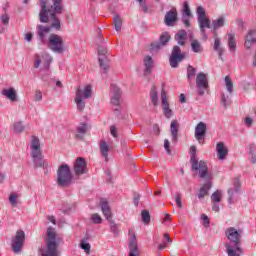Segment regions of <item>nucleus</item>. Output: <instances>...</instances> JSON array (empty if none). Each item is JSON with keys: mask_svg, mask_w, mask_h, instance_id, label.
Segmentation results:
<instances>
[{"mask_svg": "<svg viewBox=\"0 0 256 256\" xmlns=\"http://www.w3.org/2000/svg\"><path fill=\"white\" fill-rule=\"evenodd\" d=\"M0 19H1L2 24H4V25H9V19H10V18H9V16H8L7 13L2 14L1 17H0Z\"/></svg>", "mask_w": 256, "mask_h": 256, "instance_id": "864d4df0", "label": "nucleus"}, {"mask_svg": "<svg viewBox=\"0 0 256 256\" xmlns=\"http://www.w3.org/2000/svg\"><path fill=\"white\" fill-rule=\"evenodd\" d=\"M182 16L193 17L191 8H189V2L185 1L183 4Z\"/></svg>", "mask_w": 256, "mask_h": 256, "instance_id": "37998d69", "label": "nucleus"}, {"mask_svg": "<svg viewBox=\"0 0 256 256\" xmlns=\"http://www.w3.org/2000/svg\"><path fill=\"white\" fill-rule=\"evenodd\" d=\"M221 195H223V192L221 190H216L211 195V201L212 203H221Z\"/></svg>", "mask_w": 256, "mask_h": 256, "instance_id": "ea45409f", "label": "nucleus"}, {"mask_svg": "<svg viewBox=\"0 0 256 256\" xmlns=\"http://www.w3.org/2000/svg\"><path fill=\"white\" fill-rule=\"evenodd\" d=\"M193 16H182V23L184 25V27H191V21L189 19H191Z\"/></svg>", "mask_w": 256, "mask_h": 256, "instance_id": "3c124183", "label": "nucleus"}, {"mask_svg": "<svg viewBox=\"0 0 256 256\" xmlns=\"http://www.w3.org/2000/svg\"><path fill=\"white\" fill-rule=\"evenodd\" d=\"M113 24H114V29L115 31H121V27H123V20L119 15H115L113 17Z\"/></svg>", "mask_w": 256, "mask_h": 256, "instance_id": "e433bc0d", "label": "nucleus"}, {"mask_svg": "<svg viewBox=\"0 0 256 256\" xmlns=\"http://www.w3.org/2000/svg\"><path fill=\"white\" fill-rule=\"evenodd\" d=\"M100 206L101 211L107 220L113 218V215L111 214V207L109 206V202L107 201V199L102 198L100 200Z\"/></svg>", "mask_w": 256, "mask_h": 256, "instance_id": "4be33fe9", "label": "nucleus"}, {"mask_svg": "<svg viewBox=\"0 0 256 256\" xmlns=\"http://www.w3.org/2000/svg\"><path fill=\"white\" fill-rule=\"evenodd\" d=\"M75 103L77 105L78 111H83L85 109V98L83 97H76Z\"/></svg>", "mask_w": 256, "mask_h": 256, "instance_id": "a19ab883", "label": "nucleus"}, {"mask_svg": "<svg viewBox=\"0 0 256 256\" xmlns=\"http://www.w3.org/2000/svg\"><path fill=\"white\" fill-rule=\"evenodd\" d=\"M219 205L217 203H213L212 205V211H215V213H219Z\"/></svg>", "mask_w": 256, "mask_h": 256, "instance_id": "69168bd1", "label": "nucleus"}, {"mask_svg": "<svg viewBox=\"0 0 256 256\" xmlns=\"http://www.w3.org/2000/svg\"><path fill=\"white\" fill-rule=\"evenodd\" d=\"M53 61V57L48 53H41L34 55V69H39L42 65V69L44 71H48L49 67H51V63Z\"/></svg>", "mask_w": 256, "mask_h": 256, "instance_id": "0eeeda50", "label": "nucleus"}, {"mask_svg": "<svg viewBox=\"0 0 256 256\" xmlns=\"http://www.w3.org/2000/svg\"><path fill=\"white\" fill-rule=\"evenodd\" d=\"M25 39H26V41H28V42L30 43V41L33 40V34L27 33V34L25 35Z\"/></svg>", "mask_w": 256, "mask_h": 256, "instance_id": "774afa93", "label": "nucleus"}, {"mask_svg": "<svg viewBox=\"0 0 256 256\" xmlns=\"http://www.w3.org/2000/svg\"><path fill=\"white\" fill-rule=\"evenodd\" d=\"M141 217H142V223L145 225H149L151 223V214L148 212V210H143L141 212Z\"/></svg>", "mask_w": 256, "mask_h": 256, "instance_id": "58836bf2", "label": "nucleus"}, {"mask_svg": "<svg viewBox=\"0 0 256 256\" xmlns=\"http://www.w3.org/2000/svg\"><path fill=\"white\" fill-rule=\"evenodd\" d=\"M80 247L85 251V253H89V251H91V244L85 242V239L82 240Z\"/></svg>", "mask_w": 256, "mask_h": 256, "instance_id": "8fccbe9b", "label": "nucleus"}, {"mask_svg": "<svg viewBox=\"0 0 256 256\" xmlns=\"http://www.w3.org/2000/svg\"><path fill=\"white\" fill-rule=\"evenodd\" d=\"M152 104L154 105V107H157V105H159V98L152 97Z\"/></svg>", "mask_w": 256, "mask_h": 256, "instance_id": "338daca9", "label": "nucleus"}, {"mask_svg": "<svg viewBox=\"0 0 256 256\" xmlns=\"http://www.w3.org/2000/svg\"><path fill=\"white\" fill-rule=\"evenodd\" d=\"M107 221L109 222L112 233H114L115 235H118L119 229L117 228V223H115V220H113V218H109Z\"/></svg>", "mask_w": 256, "mask_h": 256, "instance_id": "c03bdc74", "label": "nucleus"}, {"mask_svg": "<svg viewBox=\"0 0 256 256\" xmlns=\"http://www.w3.org/2000/svg\"><path fill=\"white\" fill-rule=\"evenodd\" d=\"M175 201H176V205L179 209H183V202L181 201V194L176 193L175 194Z\"/></svg>", "mask_w": 256, "mask_h": 256, "instance_id": "603ef678", "label": "nucleus"}, {"mask_svg": "<svg viewBox=\"0 0 256 256\" xmlns=\"http://www.w3.org/2000/svg\"><path fill=\"white\" fill-rule=\"evenodd\" d=\"M9 201L11 205H17V196L15 194H10Z\"/></svg>", "mask_w": 256, "mask_h": 256, "instance_id": "bf43d9fd", "label": "nucleus"}, {"mask_svg": "<svg viewBox=\"0 0 256 256\" xmlns=\"http://www.w3.org/2000/svg\"><path fill=\"white\" fill-rule=\"evenodd\" d=\"M47 23H50L51 26L38 25L36 27V34H37L38 40L42 44L47 43V35L51 33V29H55V27H53V20L50 19Z\"/></svg>", "mask_w": 256, "mask_h": 256, "instance_id": "9b49d317", "label": "nucleus"}, {"mask_svg": "<svg viewBox=\"0 0 256 256\" xmlns=\"http://www.w3.org/2000/svg\"><path fill=\"white\" fill-rule=\"evenodd\" d=\"M190 163L192 165V171H199L198 176L200 179H205V177H209V168L207 167V163L203 160H197V147H190Z\"/></svg>", "mask_w": 256, "mask_h": 256, "instance_id": "39448f33", "label": "nucleus"}, {"mask_svg": "<svg viewBox=\"0 0 256 256\" xmlns=\"http://www.w3.org/2000/svg\"><path fill=\"white\" fill-rule=\"evenodd\" d=\"M3 97H17V90L13 87L1 91Z\"/></svg>", "mask_w": 256, "mask_h": 256, "instance_id": "c9c22d12", "label": "nucleus"}, {"mask_svg": "<svg viewBox=\"0 0 256 256\" xmlns=\"http://www.w3.org/2000/svg\"><path fill=\"white\" fill-rule=\"evenodd\" d=\"M191 49L193 53H202L203 52V45L197 39L191 40Z\"/></svg>", "mask_w": 256, "mask_h": 256, "instance_id": "f704fd0d", "label": "nucleus"}, {"mask_svg": "<svg viewBox=\"0 0 256 256\" xmlns=\"http://www.w3.org/2000/svg\"><path fill=\"white\" fill-rule=\"evenodd\" d=\"M164 149L168 153V155H171L170 142L168 139L164 140Z\"/></svg>", "mask_w": 256, "mask_h": 256, "instance_id": "6e6d98bb", "label": "nucleus"}, {"mask_svg": "<svg viewBox=\"0 0 256 256\" xmlns=\"http://www.w3.org/2000/svg\"><path fill=\"white\" fill-rule=\"evenodd\" d=\"M91 221L96 225H100V223H103V218H101L99 214L95 213V214H92Z\"/></svg>", "mask_w": 256, "mask_h": 256, "instance_id": "09e8293b", "label": "nucleus"}, {"mask_svg": "<svg viewBox=\"0 0 256 256\" xmlns=\"http://www.w3.org/2000/svg\"><path fill=\"white\" fill-rule=\"evenodd\" d=\"M111 103L114 107H119V105H121V99L119 97H112Z\"/></svg>", "mask_w": 256, "mask_h": 256, "instance_id": "4d7b16f0", "label": "nucleus"}, {"mask_svg": "<svg viewBox=\"0 0 256 256\" xmlns=\"http://www.w3.org/2000/svg\"><path fill=\"white\" fill-rule=\"evenodd\" d=\"M23 243H25V232L22 230H18L16 232L15 237L12 239V250L14 253H21V249H23Z\"/></svg>", "mask_w": 256, "mask_h": 256, "instance_id": "f8f14e48", "label": "nucleus"}, {"mask_svg": "<svg viewBox=\"0 0 256 256\" xmlns=\"http://www.w3.org/2000/svg\"><path fill=\"white\" fill-rule=\"evenodd\" d=\"M129 235L131 237L129 241V256H139V247L137 245V237L135 236V232H133V230H130Z\"/></svg>", "mask_w": 256, "mask_h": 256, "instance_id": "412c9836", "label": "nucleus"}, {"mask_svg": "<svg viewBox=\"0 0 256 256\" xmlns=\"http://www.w3.org/2000/svg\"><path fill=\"white\" fill-rule=\"evenodd\" d=\"M74 173L77 177L89 173V170L87 169V161H85V158L78 157L76 159L74 163Z\"/></svg>", "mask_w": 256, "mask_h": 256, "instance_id": "4468645a", "label": "nucleus"}, {"mask_svg": "<svg viewBox=\"0 0 256 256\" xmlns=\"http://www.w3.org/2000/svg\"><path fill=\"white\" fill-rule=\"evenodd\" d=\"M110 133H111L112 137L117 138V127L111 126Z\"/></svg>", "mask_w": 256, "mask_h": 256, "instance_id": "e2e57ef3", "label": "nucleus"}, {"mask_svg": "<svg viewBox=\"0 0 256 256\" xmlns=\"http://www.w3.org/2000/svg\"><path fill=\"white\" fill-rule=\"evenodd\" d=\"M175 41H177L178 45H185V42L187 41V31L185 30H180L176 35H175Z\"/></svg>", "mask_w": 256, "mask_h": 256, "instance_id": "7c9ffc66", "label": "nucleus"}, {"mask_svg": "<svg viewBox=\"0 0 256 256\" xmlns=\"http://www.w3.org/2000/svg\"><path fill=\"white\" fill-rule=\"evenodd\" d=\"M207 133V125L204 122H200L195 127V139L203 145V139H205V134Z\"/></svg>", "mask_w": 256, "mask_h": 256, "instance_id": "aec40b11", "label": "nucleus"}, {"mask_svg": "<svg viewBox=\"0 0 256 256\" xmlns=\"http://www.w3.org/2000/svg\"><path fill=\"white\" fill-rule=\"evenodd\" d=\"M30 149L32 161L35 167H39L45 170L49 169V162L43 159V152L41 151V142L39 141V137L32 136Z\"/></svg>", "mask_w": 256, "mask_h": 256, "instance_id": "20e7f679", "label": "nucleus"}, {"mask_svg": "<svg viewBox=\"0 0 256 256\" xmlns=\"http://www.w3.org/2000/svg\"><path fill=\"white\" fill-rule=\"evenodd\" d=\"M197 73V69L195 67L188 65L187 67V79H193Z\"/></svg>", "mask_w": 256, "mask_h": 256, "instance_id": "a18cd8bd", "label": "nucleus"}, {"mask_svg": "<svg viewBox=\"0 0 256 256\" xmlns=\"http://www.w3.org/2000/svg\"><path fill=\"white\" fill-rule=\"evenodd\" d=\"M243 235L242 230H237L235 227H229L225 231V236L229 243L225 244L228 256H241L243 255V248H241V238Z\"/></svg>", "mask_w": 256, "mask_h": 256, "instance_id": "f03ea898", "label": "nucleus"}, {"mask_svg": "<svg viewBox=\"0 0 256 256\" xmlns=\"http://www.w3.org/2000/svg\"><path fill=\"white\" fill-rule=\"evenodd\" d=\"M253 118L247 116L246 118H244V124L246 125V127H252L253 126Z\"/></svg>", "mask_w": 256, "mask_h": 256, "instance_id": "5fc2aeb1", "label": "nucleus"}, {"mask_svg": "<svg viewBox=\"0 0 256 256\" xmlns=\"http://www.w3.org/2000/svg\"><path fill=\"white\" fill-rule=\"evenodd\" d=\"M52 5H49V0H40V23H47L49 20L53 21L52 27H55L56 31L61 29V21L57 18V15L63 13V0H51Z\"/></svg>", "mask_w": 256, "mask_h": 256, "instance_id": "f257e3e1", "label": "nucleus"}, {"mask_svg": "<svg viewBox=\"0 0 256 256\" xmlns=\"http://www.w3.org/2000/svg\"><path fill=\"white\" fill-rule=\"evenodd\" d=\"M142 11H144V13H147L148 8H147V4L145 3V0H137Z\"/></svg>", "mask_w": 256, "mask_h": 256, "instance_id": "13d9d810", "label": "nucleus"}, {"mask_svg": "<svg viewBox=\"0 0 256 256\" xmlns=\"http://www.w3.org/2000/svg\"><path fill=\"white\" fill-rule=\"evenodd\" d=\"M100 147V153L102 155V157H104V159H106V161H109V144H107V142L105 140H102L99 144Z\"/></svg>", "mask_w": 256, "mask_h": 256, "instance_id": "c85d7f7f", "label": "nucleus"}, {"mask_svg": "<svg viewBox=\"0 0 256 256\" xmlns=\"http://www.w3.org/2000/svg\"><path fill=\"white\" fill-rule=\"evenodd\" d=\"M196 86L199 91V95H205V91H207V87H209V83L207 82V75L201 72L196 77Z\"/></svg>", "mask_w": 256, "mask_h": 256, "instance_id": "f3484780", "label": "nucleus"}, {"mask_svg": "<svg viewBox=\"0 0 256 256\" xmlns=\"http://www.w3.org/2000/svg\"><path fill=\"white\" fill-rule=\"evenodd\" d=\"M141 199V196L139 194H137L136 196H134V200L133 203L134 205L137 207V205H139V200Z\"/></svg>", "mask_w": 256, "mask_h": 256, "instance_id": "0e129e2a", "label": "nucleus"}, {"mask_svg": "<svg viewBox=\"0 0 256 256\" xmlns=\"http://www.w3.org/2000/svg\"><path fill=\"white\" fill-rule=\"evenodd\" d=\"M203 179H206V182L199 190L198 199H205L206 195H209V190L211 189V187H213V183L211 182L213 176L211 174L208 173V176Z\"/></svg>", "mask_w": 256, "mask_h": 256, "instance_id": "a211bd4d", "label": "nucleus"}, {"mask_svg": "<svg viewBox=\"0 0 256 256\" xmlns=\"http://www.w3.org/2000/svg\"><path fill=\"white\" fill-rule=\"evenodd\" d=\"M213 49L218 54L219 60L223 61V54L225 53V48L221 46V38L219 37L214 38Z\"/></svg>", "mask_w": 256, "mask_h": 256, "instance_id": "5701e85b", "label": "nucleus"}, {"mask_svg": "<svg viewBox=\"0 0 256 256\" xmlns=\"http://www.w3.org/2000/svg\"><path fill=\"white\" fill-rule=\"evenodd\" d=\"M256 45V28L249 29L244 41L245 49H252Z\"/></svg>", "mask_w": 256, "mask_h": 256, "instance_id": "6ab92c4d", "label": "nucleus"}, {"mask_svg": "<svg viewBox=\"0 0 256 256\" xmlns=\"http://www.w3.org/2000/svg\"><path fill=\"white\" fill-rule=\"evenodd\" d=\"M162 109L166 119L173 117V110L169 108V100L167 97H162Z\"/></svg>", "mask_w": 256, "mask_h": 256, "instance_id": "bb28decb", "label": "nucleus"}, {"mask_svg": "<svg viewBox=\"0 0 256 256\" xmlns=\"http://www.w3.org/2000/svg\"><path fill=\"white\" fill-rule=\"evenodd\" d=\"M201 219L204 221L206 227H209V225H210L209 217L207 215H205V214H202L201 215Z\"/></svg>", "mask_w": 256, "mask_h": 256, "instance_id": "680f3d73", "label": "nucleus"}, {"mask_svg": "<svg viewBox=\"0 0 256 256\" xmlns=\"http://www.w3.org/2000/svg\"><path fill=\"white\" fill-rule=\"evenodd\" d=\"M196 13L200 33H205V29H211V20L207 17L203 6H198Z\"/></svg>", "mask_w": 256, "mask_h": 256, "instance_id": "6e6552de", "label": "nucleus"}, {"mask_svg": "<svg viewBox=\"0 0 256 256\" xmlns=\"http://www.w3.org/2000/svg\"><path fill=\"white\" fill-rule=\"evenodd\" d=\"M224 85L228 91V93H233V81L229 76H225Z\"/></svg>", "mask_w": 256, "mask_h": 256, "instance_id": "79ce46f5", "label": "nucleus"}, {"mask_svg": "<svg viewBox=\"0 0 256 256\" xmlns=\"http://www.w3.org/2000/svg\"><path fill=\"white\" fill-rule=\"evenodd\" d=\"M239 189H241V184H239V182H235L234 183V188H229L228 189V203L231 204L233 203V197L235 195V193H237L239 191Z\"/></svg>", "mask_w": 256, "mask_h": 256, "instance_id": "72a5a7b5", "label": "nucleus"}, {"mask_svg": "<svg viewBox=\"0 0 256 256\" xmlns=\"http://www.w3.org/2000/svg\"><path fill=\"white\" fill-rule=\"evenodd\" d=\"M89 130V127L87 124L82 123L77 127L76 135L75 137L79 139L80 141H83L85 139V135L87 134V131Z\"/></svg>", "mask_w": 256, "mask_h": 256, "instance_id": "a878e982", "label": "nucleus"}, {"mask_svg": "<svg viewBox=\"0 0 256 256\" xmlns=\"http://www.w3.org/2000/svg\"><path fill=\"white\" fill-rule=\"evenodd\" d=\"M216 151H217V155H218V159H220L221 161H223V159H225L227 157V148H225V144L223 142H219L216 145Z\"/></svg>", "mask_w": 256, "mask_h": 256, "instance_id": "cd10ccee", "label": "nucleus"}, {"mask_svg": "<svg viewBox=\"0 0 256 256\" xmlns=\"http://www.w3.org/2000/svg\"><path fill=\"white\" fill-rule=\"evenodd\" d=\"M169 41H171V35L168 34V32H163L160 35L159 42H154L151 44L150 50L151 51H159L160 49L165 47V45H167L169 43Z\"/></svg>", "mask_w": 256, "mask_h": 256, "instance_id": "2eb2a0df", "label": "nucleus"}, {"mask_svg": "<svg viewBox=\"0 0 256 256\" xmlns=\"http://www.w3.org/2000/svg\"><path fill=\"white\" fill-rule=\"evenodd\" d=\"M212 29H214V35H217V30L221 29V27H225V18L224 17H220L216 20L212 21V25H211Z\"/></svg>", "mask_w": 256, "mask_h": 256, "instance_id": "2f4dec72", "label": "nucleus"}, {"mask_svg": "<svg viewBox=\"0 0 256 256\" xmlns=\"http://www.w3.org/2000/svg\"><path fill=\"white\" fill-rule=\"evenodd\" d=\"M184 59L185 53L181 52V47L174 46L169 58V63L172 69H177V67H179V63H181V61H184Z\"/></svg>", "mask_w": 256, "mask_h": 256, "instance_id": "9d476101", "label": "nucleus"}, {"mask_svg": "<svg viewBox=\"0 0 256 256\" xmlns=\"http://www.w3.org/2000/svg\"><path fill=\"white\" fill-rule=\"evenodd\" d=\"M144 63V75H149L151 69H153V58L151 56H146L143 60Z\"/></svg>", "mask_w": 256, "mask_h": 256, "instance_id": "c756f323", "label": "nucleus"}, {"mask_svg": "<svg viewBox=\"0 0 256 256\" xmlns=\"http://www.w3.org/2000/svg\"><path fill=\"white\" fill-rule=\"evenodd\" d=\"M170 131L172 135V141H174V143H177L179 136V122H177V120H173L171 122Z\"/></svg>", "mask_w": 256, "mask_h": 256, "instance_id": "393cba45", "label": "nucleus"}, {"mask_svg": "<svg viewBox=\"0 0 256 256\" xmlns=\"http://www.w3.org/2000/svg\"><path fill=\"white\" fill-rule=\"evenodd\" d=\"M177 21H179V13L177 12V9L173 8L166 12L164 23L167 27H175Z\"/></svg>", "mask_w": 256, "mask_h": 256, "instance_id": "dca6fc26", "label": "nucleus"}, {"mask_svg": "<svg viewBox=\"0 0 256 256\" xmlns=\"http://www.w3.org/2000/svg\"><path fill=\"white\" fill-rule=\"evenodd\" d=\"M232 101H231V98L229 97H221L220 98V105L222 107H225V109H227V107H230Z\"/></svg>", "mask_w": 256, "mask_h": 256, "instance_id": "de8ad7c7", "label": "nucleus"}, {"mask_svg": "<svg viewBox=\"0 0 256 256\" xmlns=\"http://www.w3.org/2000/svg\"><path fill=\"white\" fill-rule=\"evenodd\" d=\"M227 37V45L229 47V51L230 53H235V51H237V38L235 37V33H229Z\"/></svg>", "mask_w": 256, "mask_h": 256, "instance_id": "b1692460", "label": "nucleus"}, {"mask_svg": "<svg viewBox=\"0 0 256 256\" xmlns=\"http://www.w3.org/2000/svg\"><path fill=\"white\" fill-rule=\"evenodd\" d=\"M158 96H159V93L157 92V88L153 86L150 91V97H158Z\"/></svg>", "mask_w": 256, "mask_h": 256, "instance_id": "052dcab7", "label": "nucleus"}, {"mask_svg": "<svg viewBox=\"0 0 256 256\" xmlns=\"http://www.w3.org/2000/svg\"><path fill=\"white\" fill-rule=\"evenodd\" d=\"M98 57L101 71L103 73H107V71H109V59H107V48L100 46L98 48Z\"/></svg>", "mask_w": 256, "mask_h": 256, "instance_id": "ddd939ff", "label": "nucleus"}, {"mask_svg": "<svg viewBox=\"0 0 256 256\" xmlns=\"http://www.w3.org/2000/svg\"><path fill=\"white\" fill-rule=\"evenodd\" d=\"M14 131L15 133H23L25 131V125H23V122H15Z\"/></svg>", "mask_w": 256, "mask_h": 256, "instance_id": "49530a36", "label": "nucleus"}, {"mask_svg": "<svg viewBox=\"0 0 256 256\" xmlns=\"http://www.w3.org/2000/svg\"><path fill=\"white\" fill-rule=\"evenodd\" d=\"M59 243H61V238L55 228L48 227L45 239L46 249L42 251V256H60Z\"/></svg>", "mask_w": 256, "mask_h": 256, "instance_id": "7ed1b4c3", "label": "nucleus"}, {"mask_svg": "<svg viewBox=\"0 0 256 256\" xmlns=\"http://www.w3.org/2000/svg\"><path fill=\"white\" fill-rule=\"evenodd\" d=\"M93 91V87L91 85H87L84 88V91L81 88L77 90V97H91Z\"/></svg>", "mask_w": 256, "mask_h": 256, "instance_id": "473e14b6", "label": "nucleus"}, {"mask_svg": "<svg viewBox=\"0 0 256 256\" xmlns=\"http://www.w3.org/2000/svg\"><path fill=\"white\" fill-rule=\"evenodd\" d=\"M110 93L112 94V97H121V95H123L121 88H119V86L116 84L110 85Z\"/></svg>", "mask_w": 256, "mask_h": 256, "instance_id": "4c0bfd02", "label": "nucleus"}, {"mask_svg": "<svg viewBox=\"0 0 256 256\" xmlns=\"http://www.w3.org/2000/svg\"><path fill=\"white\" fill-rule=\"evenodd\" d=\"M73 181V174L71 168L67 164H62L57 170V184L58 187H67Z\"/></svg>", "mask_w": 256, "mask_h": 256, "instance_id": "423d86ee", "label": "nucleus"}, {"mask_svg": "<svg viewBox=\"0 0 256 256\" xmlns=\"http://www.w3.org/2000/svg\"><path fill=\"white\" fill-rule=\"evenodd\" d=\"M48 48L54 53H63V51H65L63 47V37L57 34H51L48 38Z\"/></svg>", "mask_w": 256, "mask_h": 256, "instance_id": "1a4fd4ad", "label": "nucleus"}]
</instances>
